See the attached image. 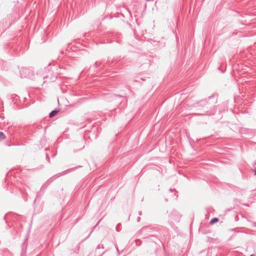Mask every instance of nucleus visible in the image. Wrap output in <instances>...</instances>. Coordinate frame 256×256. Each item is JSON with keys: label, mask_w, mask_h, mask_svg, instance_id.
Returning a JSON list of instances; mask_svg holds the SVG:
<instances>
[{"label": "nucleus", "mask_w": 256, "mask_h": 256, "mask_svg": "<svg viewBox=\"0 0 256 256\" xmlns=\"http://www.w3.org/2000/svg\"><path fill=\"white\" fill-rule=\"evenodd\" d=\"M255 175H256V170L254 171Z\"/></svg>", "instance_id": "5"}, {"label": "nucleus", "mask_w": 256, "mask_h": 256, "mask_svg": "<svg viewBox=\"0 0 256 256\" xmlns=\"http://www.w3.org/2000/svg\"><path fill=\"white\" fill-rule=\"evenodd\" d=\"M250 256H256L254 254H252Z\"/></svg>", "instance_id": "6"}, {"label": "nucleus", "mask_w": 256, "mask_h": 256, "mask_svg": "<svg viewBox=\"0 0 256 256\" xmlns=\"http://www.w3.org/2000/svg\"><path fill=\"white\" fill-rule=\"evenodd\" d=\"M218 218H212V219L210 220V224H214L215 222H218Z\"/></svg>", "instance_id": "2"}, {"label": "nucleus", "mask_w": 256, "mask_h": 256, "mask_svg": "<svg viewBox=\"0 0 256 256\" xmlns=\"http://www.w3.org/2000/svg\"><path fill=\"white\" fill-rule=\"evenodd\" d=\"M98 62H96V63H95V65H96V66H98Z\"/></svg>", "instance_id": "4"}, {"label": "nucleus", "mask_w": 256, "mask_h": 256, "mask_svg": "<svg viewBox=\"0 0 256 256\" xmlns=\"http://www.w3.org/2000/svg\"><path fill=\"white\" fill-rule=\"evenodd\" d=\"M6 138L3 132H0V140H4Z\"/></svg>", "instance_id": "3"}, {"label": "nucleus", "mask_w": 256, "mask_h": 256, "mask_svg": "<svg viewBox=\"0 0 256 256\" xmlns=\"http://www.w3.org/2000/svg\"><path fill=\"white\" fill-rule=\"evenodd\" d=\"M58 112V110H53L50 114V117L52 118Z\"/></svg>", "instance_id": "1"}]
</instances>
